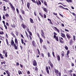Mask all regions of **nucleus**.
<instances>
[{"instance_id":"f257e3e1","label":"nucleus","mask_w":76,"mask_h":76,"mask_svg":"<svg viewBox=\"0 0 76 76\" xmlns=\"http://www.w3.org/2000/svg\"><path fill=\"white\" fill-rule=\"evenodd\" d=\"M54 72L56 76H58V74L59 76H61V72H59L58 70L56 69H54Z\"/></svg>"},{"instance_id":"f03ea898","label":"nucleus","mask_w":76,"mask_h":76,"mask_svg":"<svg viewBox=\"0 0 76 76\" xmlns=\"http://www.w3.org/2000/svg\"><path fill=\"white\" fill-rule=\"evenodd\" d=\"M37 34L38 38H39V39L40 44H41L42 43V42H43V40L40 37V36H39V34L38 33H37Z\"/></svg>"},{"instance_id":"7ed1b4c3","label":"nucleus","mask_w":76,"mask_h":76,"mask_svg":"<svg viewBox=\"0 0 76 76\" xmlns=\"http://www.w3.org/2000/svg\"><path fill=\"white\" fill-rule=\"evenodd\" d=\"M9 4L10 5V7L12 9V10L15 11V7H13V6L12 4V3L10 2Z\"/></svg>"},{"instance_id":"20e7f679","label":"nucleus","mask_w":76,"mask_h":76,"mask_svg":"<svg viewBox=\"0 0 76 76\" xmlns=\"http://www.w3.org/2000/svg\"><path fill=\"white\" fill-rule=\"evenodd\" d=\"M59 39L60 42L61 43V44H63L64 43V40L63 38L59 37Z\"/></svg>"},{"instance_id":"39448f33","label":"nucleus","mask_w":76,"mask_h":76,"mask_svg":"<svg viewBox=\"0 0 76 76\" xmlns=\"http://www.w3.org/2000/svg\"><path fill=\"white\" fill-rule=\"evenodd\" d=\"M21 26L23 29H26L27 28V26L23 23H22Z\"/></svg>"},{"instance_id":"423d86ee","label":"nucleus","mask_w":76,"mask_h":76,"mask_svg":"<svg viewBox=\"0 0 76 76\" xmlns=\"http://www.w3.org/2000/svg\"><path fill=\"white\" fill-rule=\"evenodd\" d=\"M49 64L50 65V66L51 67V69H53V64H52V63H51V62L50 61V60H49Z\"/></svg>"},{"instance_id":"0eeeda50","label":"nucleus","mask_w":76,"mask_h":76,"mask_svg":"<svg viewBox=\"0 0 76 76\" xmlns=\"http://www.w3.org/2000/svg\"><path fill=\"white\" fill-rule=\"evenodd\" d=\"M33 65L34 66H36L37 65V63L35 60H34L33 61Z\"/></svg>"},{"instance_id":"6e6552de","label":"nucleus","mask_w":76,"mask_h":76,"mask_svg":"<svg viewBox=\"0 0 76 76\" xmlns=\"http://www.w3.org/2000/svg\"><path fill=\"white\" fill-rule=\"evenodd\" d=\"M36 3L37 6H39V5H41V2L39 1V0H38V2L37 1H36Z\"/></svg>"},{"instance_id":"1a4fd4ad","label":"nucleus","mask_w":76,"mask_h":76,"mask_svg":"<svg viewBox=\"0 0 76 76\" xmlns=\"http://www.w3.org/2000/svg\"><path fill=\"white\" fill-rule=\"evenodd\" d=\"M5 72L7 74V76H10V73L9 72V70H6L5 71Z\"/></svg>"},{"instance_id":"9d476101","label":"nucleus","mask_w":76,"mask_h":76,"mask_svg":"<svg viewBox=\"0 0 76 76\" xmlns=\"http://www.w3.org/2000/svg\"><path fill=\"white\" fill-rule=\"evenodd\" d=\"M27 6L29 10L30 9V3L29 2H27Z\"/></svg>"},{"instance_id":"9b49d317","label":"nucleus","mask_w":76,"mask_h":76,"mask_svg":"<svg viewBox=\"0 0 76 76\" xmlns=\"http://www.w3.org/2000/svg\"><path fill=\"white\" fill-rule=\"evenodd\" d=\"M54 28L56 30V31H57V32L59 33V34H60V30L56 27H54Z\"/></svg>"},{"instance_id":"f8f14e48","label":"nucleus","mask_w":76,"mask_h":76,"mask_svg":"<svg viewBox=\"0 0 76 76\" xmlns=\"http://www.w3.org/2000/svg\"><path fill=\"white\" fill-rule=\"evenodd\" d=\"M6 40L7 45L8 46H9L10 45V47H11V45L9 44V42H8V40L7 39H6Z\"/></svg>"},{"instance_id":"ddd939ff","label":"nucleus","mask_w":76,"mask_h":76,"mask_svg":"<svg viewBox=\"0 0 76 76\" xmlns=\"http://www.w3.org/2000/svg\"><path fill=\"white\" fill-rule=\"evenodd\" d=\"M32 45L33 47H36V43H35V41H33L32 42Z\"/></svg>"},{"instance_id":"4468645a","label":"nucleus","mask_w":76,"mask_h":76,"mask_svg":"<svg viewBox=\"0 0 76 76\" xmlns=\"http://www.w3.org/2000/svg\"><path fill=\"white\" fill-rule=\"evenodd\" d=\"M15 44H16L17 45H18V39H17V38H15Z\"/></svg>"},{"instance_id":"2eb2a0df","label":"nucleus","mask_w":76,"mask_h":76,"mask_svg":"<svg viewBox=\"0 0 76 76\" xmlns=\"http://www.w3.org/2000/svg\"><path fill=\"white\" fill-rule=\"evenodd\" d=\"M42 9L45 12H47V9L44 7H43Z\"/></svg>"},{"instance_id":"dca6fc26","label":"nucleus","mask_w":76,"mask_h":76,"mask_svg":"<svg viewBox=\"0 0 76 76\" xmlns=\"http://www.w3.org/2000/svg\"><path fill=\"white\" fill-rule=\"evenodd\" d=\"M57 57V60L60 61V55H58Z\"/></svg>"},{"instance_id":"f3484780","label":"nucleus","mask_w":76,"mask_h":76,"mask_svg":"<svg viewBox=\"0 0 76 76\" xmlns=\"http://www.w3.org/2000/svg\"><path fill=\"white\" fill-rule=\"evenodd\" d=\"M69 43L70 44V45H72V44H73V41L72 39H71L70 40Z\"/></svg>"},{"instance_id":"a211bd4d","label":"nucleus","mask_w":76,"mask_h":76,"mask_svg":"<svg viewBox=\"0 0 76 76\" xmlns=\"http://www.w3.org/2000/svg\"><path fill=\"white\" fill-rule=\"evenodd\" d=\"M14 43H15V42H14V41H13V40L11 39V44L12 46H13V44H14Z\"/></svg>"},{"instance_id":"6ab92c4d","label":"nucleus","mask_w":76,"mask_h":76,"mask_svg":"<svg viewBox=\"0 0 76 76\" xmlns=\"http://www.w3.org/2000/svg\"><path fill=\"white\" fill-rule=\"evenodd\" d=\"M61 36L62 37L64 38H65V37H66L65 34L62 33H61Z\"/></svg>"},{"instance_id":"aec40b11","label":"nucleus","mask_w":76,"mask_h":76,"mask_svg":"<svg viewBox=\"0 0 76 76\" xmlns=\"http://www.w3.org/2000/svg\"><path fill=\"white\" fill-rule=\"evenodd\" d=\"M46 72L48 74H49V70H48V66H47L46 67Z\"/></svg>"},{"instance_id":"412c9836","label":"nucleus","mask_w":76,"mask_h":76,"mask_svg":"<svg viewBox=\"0 0 76 76\" xmlns=\"http://www.w3.org/2000/svg\"><path fill=\"white\" fill-rule=\"evenodd\" d=\"M69 54H70V50H68L66 53V56H68V57H69Z\"/></svg>"},{"instance_id":"4be33fe9","label":"nucleus","mask_w":76,"mask_h":76,"mask_svg":"<svg viewBox=\"0 0 76 76\" xmlns=\"http://www.w3.org/2000/svg\"><path fill=\"white\" fill-rule=\"evenodd\" d=\"M66 36L68 39H69L71 38V37L68 34H66Z\"/></svg>"},{"instance_id":"5701e85b","label":"nucleus","mask_w":76,"mask_h":76,"mask_svg":"<svg viewBox=\"0 0 76 76\" xmlns=\"http://www.w3.org/2000/svg\"><path fill=\"white\" fill-rule=\"evenodd\" d=\"M53 37L54 38H55V37H56V35H57V33H56L55 32H53Z\"/></svg>"},{"instance_id":"b1692460","label":"nucleus","mask_w":76,"mask_h":76,"mask_svg":"<svg viewBox=\"0 0 76 76\" xmlns=\"http://www.w3.org/2000/svg\"><path fill=\"white\" fill-rule=\"evenodd\" d=\"M30 21L31 23H34V21L31 18H30Z\"/></svg>"},{"instance_id":"393cba45","label":"nucleus","mask_w":76,"mask_h":76,"mask_svg":"<svg viewBox=\"0 0 76 76\" xmlns=\"http://www.w3.org/2000/svg\"><path fill=\"white\" fill-rule=\"evenodd\" d=\"M23 41H24L23 39H21V43H22L23 44H24V45H25V43H24V42H23Z\"/></svg>"},{"instance_id":"a878e982","label":"nucleus","mask_w":76,"mask_h":76,"mask_svg":"<svg viewBox=\"0 0 76 76\" xmlns=\"http://www.w3.org/2000/svg\"><path fill=\"white\" fill-rule=\"evenodd\" d=\"M55 38L57 41H58V36H56L55 37H54Z\"/></svg>"},{"instance_id":"bb28decb","label":"nucleus","mask_w":76,"mask_h":76,"mask_svg":"<svg viewBox=\"0 0 76 76\" xmlns=\"http://www.w3.org/2000/svg\"><path fill=\"white\" fill-rule=\"evenodd\" d=\"M62 53L61 54V55L62 56V57H64V51H62Z\"/></svg>"},{"instance_id":"cd10ccee","label":"nucleus","mask_w":76,"mask_h":76,"mask_svg":"<svg viewBox=\"0 0 76 76\" xmlns=\"http://www.w3.org/2000/svg\"><path fill=\"white\" fill-rule=\"evenodd\" d=\"M21 11L22 13V14L23 15H25V11L22 10H21Z\"/></svg>"},{"instance_id":"c85d7f7f","label":"nucleus","mask_w":76,"mask_h":76,"mask_svg":"<svg viewBox=\"0 0 76 76\" xmlns=\"http://www.w3.org/2000/svg\"><path fill=\"white\" fill-rule=\"evenodd\" d=\"M0 56L2 59H4V57L3 56V55L1 53H0Z\"/></svg>"},{"instance_id":"c756f323","label":"nucleus","mask_w":76,"mask_h":76,"mask_svg":"<svg viewBox=\"0 0 76 76\" xmlns=\"http://www.w3.org/2000/svg\"><path fill=\"white\" fill-rule=\"evenodd\" d=\"M41 35L42 37L43 38H44V39H45V37L44 36V35L42 34H41Z\"/></svg>"},{"instance_id":"7c9ffc66","label":"nucleus","mask_w":76,"mask_h":76,"mask_svg":"<svg viewBox=\"0 0 76 76\" xmlns=\"http://www.w3.org/2000/svg\"><path fill=\"white\" fill-rule=\"evenodd\" d=\"M20 18V19L21 20H23V18H22V16L20 15H19Z\"/></svg>"},{"instance_id":"2f4dec72","label":"nucleus","mask_w":76,"mask_h":76,"mask_svg":"<svg viewBox=\"0 0 76 76\" xmlns=\"http://www.w3.org/2000/svg\"><path fill=\"white\" fill-rule=\"evenodd\" d=\"M18 73L19 74V75H20V74H22V71L19 70L18 71Z\"/></svg>"},{"instance_id":"473e14b6","label":"nucleus","mask_w":76,"mask_h":76,"mask_svg":"<svg viewBox=\"0 0 76 76\" xmlns=\"http://www.w3.org/2000/svg\"><path fill=\"white\" fill-rule=\"evenodd\" d=\"M64 48L66 50H68L69 49L68 47L66 45H65Z\"/></svg>"},{"instance_id":"72a5a7b5","label":"nucleus","mask_w":76,"mask_h":76,"mask_svg":"<svg viewBox=\"0 0 76 76\" xmlns=\"http://www.w3.org/2000/svg\"><path fill=\"white\" fill-rule=\"evenodd\" d=\"M34 70L35 71H36V72H38V68L37 67H36L34 69Z\"/></svg>"},{"instance_id":"f704fd0d","label":"nucleus","mask_w":76,"mask_h":76,"mask_svg":"<svg viewBox=\"0 0 76 76\" xmlns=\"http://www.w3.org/2000/svg\"><path fill=\"white\" fill-rule=\"evenodd\" d=\"M41 32L42 33L41 34H43V35H45V34H44V30H41Z\"/></svg>"},{"instance_id":"c9c22d12","label":"nucleus","mask_w":76,"mask_h":76,"mask_svg":"<svg viewBox=\"0 0 76 76\" xmlns=\"http://www.w3.org/2000/svg\"><path fill=\"white\" fill-rule=\"evenodd\" d=\"M11 26H12V28H15V24H13V25L12 24H11Z\"/></svg>"},{"instance_id":"e433bc0d","label":"nucleus","mask_w":76,"mask_h":76,"mask_svg":"<svg viewBox=\"0 0 76 76\" xmlns=\"http://www.w3.org/2000/svg\"><path fill=\"white\" fill-rule=\"evenodd\" d=\"M25 32L26 34V36H27L28 39H29V37L28 36V33H27V32H26V31H25Z\"/></svg>"},{"instance_id":"4c0bfd02","label":"nucleus","mask_w":76,"mask_h":76,"mask_svg":"<svg viewBox=\"0 0 76 76\" xmlns=\"http://www.w3.org/2000/svg\"><path fill=\"white\" fill-rule=\"evenodd\" d=\"M73 40L74 41H75L76 40V37L74 35H73Z\"/></svg>"},{"instance_id":"58836bf2","label":"nucleus","mask_w":76,"mask_h":76,"mask_svg":"<svg viewBox=\"0 0 76 76\" xmlns=\"http://www.w3.org/2000/svg\"><path fill=\"white\" fill-rule=\"evenodd\" d=\"M16 10L18 14H19V10L18 9V8H17L16 9Z\"/></svg>"},{"instance_id":"ea45409f","label":"nucleus","mask_w":76,"mask_h":76,"mask_svg":"<svg viewBox=\"0 0 76 76\" xmlns=\"http://www.w3.org/2000/svg\"><path fill=\"white\" fill-rule=\"evenodd\" d=\"M52 54L53 55V57H54V58H56V56H55V55H54V52H52Z\"/></svg>"},{"instance_id":"a19ab883","label":"nucleus","mask_w":76,"mask_h":76,"mask_svg":"<svg viewBox=\"0 0 76 76\" xmlns=\"http://www.w3.org/2000/svg\"><path fill=\"white\" fill-rule=\"evenodd\" d=\"M3 7V10H4V11H6L7 10V9H6V7L4 6Z\"/></svg>"},{"instance_id":"79ce46f5","label":"nucleus","mask_w":76,"mask_h":76,"mask_svg":"<svg viewBox=\"0 0 76 76\" xmlns=\"http://www.w3.org/2000/svg\"><path fill=\"white\" fill-rule=\"evenodd\" d=\"M37 51L38 52V54L40 56V51H39V49H37Z\"/></svg>"},{"instance_id":"37998d69","label":"nucleus","mask_w":76,"mask_h":76,"mask_svg":"<svg viewBox=\"0 0 76 76\" xmlns=\"http://www.w3.org/2000/svg\"><path fill=\"white\" fill-rule=\"evenodd\" d=\"M48 55L49 57H51V55H50V52H48Z\"/></svg>"},{"instance_id":"c03bdc74","label":"nucleus","mask_w":76,"mask_h":76,"mask_svg":"<svg viewBox=\"0 0 76 76\" xmlns=\"http://www.w3.org/2000/svg\"><path fill=\"white\" fill-rule=\"evenodd\" d=\"M44 3L45 4V5L46 6H47V2L45 1H44Z\"/></svg>"},{"instance_id":"a18cd8bd","label":"nucleus","mask_w":76,"mask_h":76,"mask_svg":"<svg viewBox=\"0 0 76 76\" xmlns=\"http://www.w3.org/2000/svg\"><path fill=\"white\" fill-rule=\"evenodd\" d=\"M28 33L31 36H32V33L31 31H29V32H28Z\"/></svg>"},{"instance_id":"49530a36","label":"nucleus","mask_w":76,"mask_h":76,"mask_svg":"<svg viewBox=\"0 0 76 76\" xmlns=\"http://www.w3.org/2000/svg\"><path fill=\"white\" fill-rule=\"evenodd\" d=\"M3 34H4V32L3 31H1H1H0V35H3Z\"/></svg>"},{"instance_id":"de8ad7c7","label":"nucleus","mask_w":76,"mask_h":76,"mask_svg":"<svg viewBox=\"0 0 76 76\" xmlns=\"http://www.w3.org/2000/svg\"><path fill=\"white\" fill-rule=\"evenodd\" d=\"M44 48L45 49V50H47V47H46V46H45V45H44L43 46Z\"/></svg>"},{"instance_id":"09e8293b","label":"nucleus","mask_w":76,"mask_h":76,"mask_svg":"<svg viewBox=\"0 0 76 76\" xmlns=\"http://www.w3.org/2000/svg\"><path fill=\"white\" fill-rule=\"evenodd\" d=\"M27 32H29L30 31H29V28H28L27 27Z\"/></svg>"},{"instance_id":"8fccbe9b","label":"nucleus","mask_w":76,"mask_h":76,"mask_svg":"<svg viewBox=\"0 0 76 76\" xmlns=\"http://www.w3.org/2000/svg\"><path fill=\"white\" fill-rule=\"evenodd\" d=\"M53 14L54 15H55L56 16L57 15V13H56L54 12H53Z\"/></svg>"},{"instance_id":"3c124183","label":"nucleus","mask_w":76,"mask_h":76,"mask_svg":"<svg viewBox=\"0 0 76 76\" xmlns=\"http://www.w3.org/2000/svg\"><path fill=\"white\" fill-rule=\"evenodd\" d=\"M39 15H40V16H41L42 17V18H43V15H42V14L41 13H39Z\"/></svg>"},{"instance_id":"603ef678","label":"nucleus","mask_w":76,"mask_h":76,"mask_svg":"<svg viewBox=\"0 0 76 76\" xmlns=\"http://www.w3.org/2000/svg\"><path fill=\"white\" fill-rule=\"evenodd\" d=\"M34 15L36 16H37V12L36 11H34Z\"/></svg>"},{"instance_id":"864d4df0","label":"nucleus","mask_w":76,"mask_h":76,"mask_svg":"<svg viewBox=\"0 0 76 76\" xmlns=\"http://www.w3.org/2000/svg\"><path fill=\"white\" fill-rule=\"evenodd\" d=\"M41 56L43 58H44V54L43 53H41Z\"/></svg>"},{"instance_id":"5fc2aeb1","label":"nucleus","mask_w":76,"mask_h":76,"mask_svg":"<svg viewBox=\"0 0 76 76\" xmlns=\"http://www.w3.org/2000/svg\"><path fill=\"white\" fill-rule=\"evenodd\" d=\"M33 2V3H37V2L35 1V0H31Z\"/></svg>"},{"instance_id":"6e6d98bb","label":"nucleus","mask_w":76,"mask_h":76,"mask_svg":"<svg viewBox=\"0 0 76 76\" xmlns=\"http://www.w3.org/2000/svg\"><path fill=\"white\" fill-rule=\"evenodd\" d=\"M63 9H64V10H69V9L67 8L64 7Z\"/></svg>"},{"instance_id":"4d7b16f0","label":"nucleus","mask_w":76,"mask_h":76,"mask_svg":"<svg viewBox=\"0 0 76 76\" xmlns=\"http://www.w3.org/2000/svg\"><path fill=\"white\" fill-rule=\"evenodd\" d=\"M7 52L5 53V56L6 57H7Z\"/></svg>"},{"instance_id":"13d9d810","label":"nucleus","mask_w":76,"mask_h":76,"mask_svg":"<svg viewBox=\"0 0 76 76\" xmlns=\"http://www.w3.org/2000/svg\"><path fill=\"white\" fill-rule=\"evenodd\" d=\"M2 18L4 20H5V16H4V15H3Z\"/></svg>"},{"instance_id":"bf43d9fd","label":"nucleus","mask_w":76,"mask_h":76,"mask_svg":"<svg viewBox=\"0 0 76 76\" xmlns=\"http://www.w3.org/2000/svg\"><path fill=\"white\" fill-rule=\"evenodd\" d=\"M29 37L30 38V40H32V37H31V36L30 35H29Z\"/></svg>"},{"instance_id":"052dcab7","label":"nucleus","mask_w":76,"mask_h":76,"mask_svg":"<svg viewBox=\"0 0 76 76\" xmlns=\"http://www.w3.org/2000/svg\"><path fill=\"white\" fill-rule=\"evenodd\" d=\"M59 7H60V8H62V9H64V7H63L62 6H59Z\"/></svg>"},{"instance_id":"680f3d73","label":"nucleus","mask_w":76,"mask_h":76,"mask_svg":"<svg viewBox=\"0 0 76 76\" xmlns=\"http://www.w3.org/2000/svg\"><path fill=\"white\" fill-rule=\"evenodd\" d=\"M4 26L6 29H7V26H6V25H4Z\"/></svg>"},{"instance_id":"e2e57ef3","label":"nucleus","mask_w":76,"mask_h":76,"mask_svg":"<svg viewBox=\"0 0 76 76\" xmlns=\"http://www.w3.org/2000/svg\"><path fill=\"white\" fill-rule=\"evenodd\" d=\"M9 16V14H6L5 15V16H6V17H8Z\"/></svg>"},{"instance_id":"0e129e2a","label":"nucleus","mask_w":76,"mask_h":76,"mask_svg":"<svg viewBox=\"0 0 76 76\" xmlns=\"http://www.w3.org/2000/svg\"><path fill=\"white\" fill-rule=\"evenodd\" d=\"M16 35L17 36H18V34H19V32L18 31H16Z\"/></svg>"},{"instance_id":"69168bd1","label":"nucleus","mask_w":76,"mask_h":76,"mask_svg":"<svg viewBox=\"0 0 76 76\" xmlns=\"http://www.w3.org/2000/svg\"><path fill=\"white\" fill-rule=\"evenodd\" d=\"M16 65L17 66H19V63L18 62H17L16 63Z\"/></svg>"},{"instance_id":"338daca9","label":"nucleus","mask_w":76,"mask_h":76,"mask_svg":"<svg viewBox=\"0 0 76 76\" xmlns=\"http://www.w3.org/2000/svg\"><path fill=\"white\" fill-rule=\"evenodd\" d=\"M6 25L7 26H9V23L7 22L6 23Z\"/></svg>"},{"instance_id":"774afa93","label":"nucleus","mask_w":76,"mask_h":76,"mask_svg":"<svg viewBox=\"0 0 76 76\" xmlns=\"http://www.w3.org/2000/svg\"><path fill=\"white\" fill-rule=\"evenodd\" d=\"M71 64L72 66V67H73V66H74V64L73 63H72Z\"/></svg>"}]
</instances>
